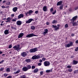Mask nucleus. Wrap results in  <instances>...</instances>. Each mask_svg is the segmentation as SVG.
I'll return each instance as SVG.
<instances>
[{"label":"nucleus","instance_id":"de8ad7c7","mask_svg":"<svg viewBox=\"0 0 78 78\" xmlns=\"http://www.w3.org/2000/svg\"><path fill=\"white\" fill-rule=\"evenodd\" d=\"M43 73H44V71H41L40 73L41 75H42V74H43Z\"/></svg>","mask_w":78,"mask_h":78},{"label":"nucleus","instance_id":"4c0bfd02","mask_svg":"<svg viewBox=\"0 0 78 78\" xmlns=\"http://www.w3.org/2000/svg\"><path fill=\"white\" fill-rule=\"evenodd\" d=\"M68 24H65V28H68Z\"/></svg>","mask_w":78,"mask_h":78},{"label":"nucleus","instance_id":"412c9836","mask_svg":"<svg viewBox=\"0 0 78 78\" xmlns=\"http://www.w3.org/2000/svg\"><path fill=\"white\" fill-rule=\"evenodd\" d=\"M47 6H44L43 7V10L45 12L47 11Z\"/></svg>","mask_w":78,"mask_h":78},{"label":"nucleus","instance_id":"bf43d9fd","mask_svg":"<svg viewBox=\"0 0 78 78\" xmlns=\"http://www.w3.org/2000/svg\"><path fill=\"white\" fill-rule=\"evenodd\" d=\"M39 62H42V60L41 59L40 60Z\"/></svg>","mask_w":78,"mask_h":78},{"label":"nucleus","instance_id":"09e8293b","mask_svg":"<svg viewBox=\"0 0 78 78\" xmlns=\"http://www.w3.org/2000/svg\"><path fill=\"white\" fill-rule=\"evenodd\" d=\"M12 48V45H9V48Z\"/></svg>","mask_w":78,"mask_h":78},{"label":"nucleus","instance_id":"79ce46f5","mask_svg":"<svg viewBox=\"0 0 78 78\" xmlns=\"http://www.w3.org/2000/svg\"><path fill=\"white\" fill-rule=\"evenodd\" d=\"M46 59V58H42V60L43 61H45V60Z\"/></svg>","mask_w":78,"mask_h":78},{"label":"nucleus","instance_id":"4d7b16f0","mask_svg":"<svg viewBox=\"0 0 78 78\" xmlns=\"http://www.w3.org/2000/svg\"><path fill=\"white\" fill-rule=\"evenodd\" d=\"M3 12L2 11L0 12V14H3Z\"/></svg>","mask_w":78,"mask_h":78},{"label":"nucleus","instance_id":"69168bd1","mask_svg":"<svg viewBox=\"0 0 78 78\" xmlns=\"http://www.w3.org/2000/svg\"><path fill=\"white\" fill-rule=\"evenodd\" d=\"M3 53V52L2 51H0V54H2V53Z\"/></svg>","mask_w":78,"mask_h":78},{"label":"nucleus","instance_id":"1a4fd4ad","mask_svg":"<svg viewBox=\"0 0 78 78\" xmlns=\"http://www.w3.org/2000/svg\"><path fill=\"white\" fill-rule=\"evenodd\" d=\"M77 18H78V16H75L73 17L72 19H71L70 20L71 21H72V20H73V21L74 22V21H75V20H76V19Z\"/></svg>","mask_w":78,"mask_h":78},{"label":"nucleus","instance_id":"0e129e2a","mask_svg":"<svg viewBox=\"0 0 78 78\" xmlns=\"http://www.w3.org/2000/svg\"><path fill=\"white\" fill-rule=\"evenodd\" d=\"M7 28H9V27H10V25H8L7 26Z\"/></svg>","mask_w":78,"mask_h":78},{"label":"nucleus","instance_id":"6e6552de","mask_svg":"<svg viewBox=\"0 0 78 78\" xmlns=\"http://www.w3.org/2000/svg\"><path fill=\"white\" fill-rule=\"evenodd\" d=\"M48 29H45L44 30V31L43 32V34L44 36H45L46 34H47L48 33Z\"/></svg>","mask_w":78,"mask_h":78},{"label":"nucleus","instance_id":"f704fd0d","mask_svg":"<svg viewBox=\"0 0 78 78\" xmlns=\"http://www.w3.org/2000/svg\"><path fill=\"white\" fill-rule=\"evenodd\" d=\"M56 22H57V21H56V20H54L52 21V23L53 24L55 23H56Z\"/></svg>","mask_w":78,"mask_h":78},{"label":"nucleus","instance_id":"c85d7f7f","mask_svg":"<svg viewBox=\"0 0 78 78\" xmlns=\"http://www.w3.org/2000/svg\"><path fill=\"white\" fill-rule=\"evenodd\" d=\"M63 9V5H62L59 7L60 9L62 10Z\"/></svg>","mask_w":78,"mask_h":78},{"label":"nucleus","instance_id":"b1692460","mask_svg":"<svg viewBox=\"0 0 78 78\" xmlns=\"http://www.w3.org/2000/svg\"><path fill=\"white\" fill-rule=\"evenodd\" d=\"M31 68V65H28L27 66V69H30Z\"/></svg>","mask_w":78,"mask_h":78},{"label":"nucleus","instance_id":"7ed1b4c3","mask_svg":"<svg viewBox=\"0 0 78 78\" xmlns=\"http://www.w3.org/2000/svg\"><path fill=\"white\" fill-rule=\"evenodd\" d=\"M37 49L36 48H35L33 49H31L30 50V53H33L37 51Z\"/></svg>","mask_w":78,"mask_h":78},{"label":"nucleus","instance_id":"3c124183","mask_svg":"<svg viewBox=\"0 0 78 78\" xmlns=\"http://www.w3.org/2000/svg\"><path fill=\"white\" fill-rule=\"evenodd\" d=\"M14 14H12L11 15V17H14Z\"/></svg>","mask_w":78,"mask_h":78},{"label":"nucleus","instance_id":"f3484780","mask_svg":"<svg viewBox=\"0 0 78 78\" xmlns=\"http://www.w3.org/2000/svg\"><path fill=\"white\" fill-rule=\"evenodd\" d=\"M23 35H24V34L23 33H20L18 37V38H20V37H22Z\"/></svg>","mask_w":78,"mask_h":78},{"label":"nucleus","instance_id":"dca6fc26","mask_svg":"<svg viewBox=\"0 0 78 78\" xmlns=\"http://www.w3.org/2000/svg\"><path fill=\"white\" fill-rule=\"evenodd\" d=\"M16 24L17 25H21L22 24V21H18L16 22Z\"/></svg>","mask_w":78,"mask_h":78},{"label":"nucleus","instance_id":"37998d69","mask_svg":"<svg viewBox=\"0 0 78 78\" xmlns=\"http://www.w3.org/2000/svg\"><path fill=\"white\" fill-rule=\"evenodd\" d=\"M69 11L71 12L73 11V9H72L70 8L69 9Z\"/></svg>","mask_w":78,"mask_h":78},{"label":"nucleus","instance_id":"4be33fe9","mask_svg":"<svg viewBox=\"0 0 78 78\" xmlns=\"http://www.w3.org/2000/svg\"><path fill=\"white\" fill-rule=\"evenodd\" d=\"M25 61L26 62H28V63L29 62H31V59L28 58L27 59L25 60Z\"/></svg>","mask_w":78,"mask_h":78},{"label":"nucleus","instance_id":"ea45409f","mask_svg":"<svg viewBox=\"0 0 78 78\" xmlns=\"http://www.w3.org/2000/svg\"><path fill=\"white\" fill-rule=\"evenodd\" d=\"M4 69V68H1L0 69V71H1V72H2V71H3V70Z\"/></svg>","mask_w":78,"mask_h":78},{"label":"nucleus","instance_id":"4468645a","mask_svg":"<svg viewBox=\"0 0 78 78\" xmlns=\"http://www.w3.org/2000/svg\"><path fill=\"white\" fill-rule=\"evenodd\" d=\"M18 8L17 7H15L13 8L12 11L13 12H16L17 11Z\"/></svg>","mask_w":78,"mask_h":78},{"label":"nucleus","instance_id":"49530a36","mask_svg":"<svg viewBox=\"0 0 78 78\" xmlns=\"http://www.w3.org/2000/svg\"><path fill=\"white\" fill-rule=\"evenodd\" d=\"M4 62V60H3L0 62V64H2V63H3Z\"/></svg>","mask_w":78,"mask_h":78},{"label":"nucleus","instance_id":"cd10ccee","mask_svg":"<svg viewBox=\"0 0 78 78\" xmlns=\"http://www.w3.org/2000/svg\"><path fill=\"white\" fill-rule=\"evenodd\" d=\"M9 6H7L6 7H5L4 6H1V7L2 8H9Z\"/></svg>","mask_w":78,"mask_h":78},{"label":"nucleus","instance_id":"e2e57ef3","mask_svg":"<svg viewBox=\"0 0 78 78\" xmlns=\"http://www.w3.org/2000/svg\"><path fill=\"white\" fill-rule=\"evenodd\" d=\"M76 44H78V41L77 40L76 41Z\"/></svg>","mask_w":78,"mask_h":78},{"label":"nucleus","instance_id":"20e7f679","mask_svg":"<svg viewBox=\"0 0 78 78\" xmlns=\"http://www.w3.org/2000/svg\"><path fill=\"white\" fill-rule=\"evenodd\" d=\"M44 64L45 66L48 67V66H50V62L48 61H46L44 62Z\"/></svg>","mask_w":78,"mask_h":78},{"label":"nucleus","instance_id":"bb28decb","mask_svg":"<svg viewBox=\"0 0 78 78\" xmlns=\"http://www.w3.org/2000/svg\"><path fill=\"white\" fill-rule=\"evenodd\" d=\"M39 70L38 69H35L34 70V73H36V72H37Z\"/></svg>","mask_w":78,"mask_h":78},{"label":"nucleus","instance_id":"c9c22d12","mask_svg":"<svg viewBox=\"0 0 78 78\" xmlns=\"http://www.w3.org/2000/svg\"><path fill=\"white\" fill-rule=\"evenodd\" d=\"M11 4V3H10V2H7V3H6V5H10Z\"/></svg>","mask_w":78,"mask_h":78},{"label":"nucleus","instance_id":"9d476101","mask_svg":"<svg viewBox=\"0 0 78 78\" xmlns=\"http://www.w3.org/2000/svg\"><path fill=\"white\" fill-rule=\"evenodd\" d=\"M33 20V19H29L27 21H26V23H31Z\"/></svg>","mask_w":78,"mask_h":78},{"label":"nucleus","instance_id":"aec40b11","mask_svg":"<svg viewBox=\"0 0 78 78\" xmlns=\"http://www.w3.org/2000/svg\"><path fill=\"white\" fill-rule=\"evenodd\" d=\"M72 24L73 26H76V25H78V24H77V23L74 22V21H73V22L72 23Z\"/></svg>","mask_w":78,"mask_h":78},{"label":"nucleus","instance_id":"a18cd8bd","mask_svg":"<svg viewBox=\"0 0 78 78\" xmlns=\"http://www.w3.org/2000/svg\"><path fill=\"white\" fill-rule=\"evenodd\" d=\"M35 68V66H32V69H34Z\"/></svg>","mask_w":78,"mask_h":78},{"label":"nucleus","instance_id":"473e14b6","mask_svg":"<svg viewBox=\"0 0 78 78\" xmlns=\"http://www.w3.org/2000/svg\"><path fill=\"white\" fill-rule=\"evenodd\" d=\"M31 28L32 30H34L35 29V27L34 26H31Z\"/></svg>","mask_w":78,"mask_h":78},{"label":"nucleus","instance_id":"2f4dec72","mask_svg":"<svg viewBox=\"0 0 78 78\" xmlns=\"http://www.w3.org/2000/svg\"><path fill=\"white\" fill-rule=\"evenodd\" d=\"M78 73V69L74 71V73Z\"/></svg>","mask_w":78,"mask_h":78},{"label":"nucleus","instance_id":"c756f323","mask_svg":"<svg viewBox=\"0 0 78 78\" xmlns=\"http://www.w3.org/2000/svg\"><path fill=\"white\" fill-rule=\"evenodd\" d=\"M68 71L69 72H72L73 71V70H72V69L70 68L68 69Z\"/></svg>","mask_w":78,"mask_h":78},{"label":"nucleus","instance_id":"5fc2aeb1","mask_svg":"<svg viewBox=\"0 0 78 78\" xmlns=\"http://www.w3.org/2000/svg\"><path fill=\"white\" fill-rule=\"evenodd\" d=\"M38 12H39L38 11H36L35 12V14H38Z\"/></svg>","mask_w":78,"mask_h":78},{"label":"nucleus","instance_id":"f03ea898","mask_svg":"<svg viewBox=\"0 0 78 78\" xmlns=\"http://www.w3.org/2000/svg\"><path fill=\"white\" fill-rule=\"evenodd\" d=\"M41 58V55H34L32 57V59H39Z\"/></svg>","mask_w":78,"mask_h":78},{"label":"nucleus","instance_id":"c03bdc74","mask_svg":"<svg viewBox=\"0 0 78 78\" xmlns=\"http://www.w3.org/2000/svg\"><path fill=\"white\" fill-rule=\"evenodd\" d=\"M56 12V10H55L54 12H52V14H55Z\"/></svg>","mask_w":78,"mask_h":78},{"label":"nucleus","instance_id":"5701e85b","mask_svg":"<svg viewBox=\"0 0 78 78\" xmlns=\"http://www.w3.org/2000/svg\"><path fill=\"white\" fill-rule=\"evenodd\" d=\"M10 20H11V19H10V18L8 17L7 19V21H5V22L7 23V22H10Z\"/></svg>","mask_w":78,"mask_h":78},{"label":"nucleus","instance_id":"052dcab7","mask_svg":"<svg viewBox=\"0 0 78 78\" xmlns=\"http://www.w3.org/2000/svg\"><path fill=\"white\" fill-rule=\"evenodd\" d=\"M71 36H75V34H71Z\"/></svg>","mask_w":78,"mask_h":78},{"label":"nucleus","instance_id":"a19ab883","mask_svg":"<svg viewBox=\"0 0 78 78\" xmlns=\"http://www.w3.org/2000/svg\"><path fill=\"white\" fill-rule=\"evenodd\" d=\"M19 72H20V70H19L16 71V72H15V73L17 74V73H19Z\"/></svg>","mask_w":78,"mask_h":78},{"label":"nucleus","instance_id":"f257e3e1","mask_svg":"<svg viewBox=\"0 0 78 78\" xmlns=\"http://www.w3.org/2000/svg\"><path fill=\"white\" fill-rule=\"evenodd\" d=\"M13 48H14V50H17V51L20 49V45L19 44L14 46Z\"/></svg>","mask_w":78,"mask_h":78},{"label":"nucleus","instance_id":"680f3d73","mask_svg":"<svg viewBox=\"0 0 78 78\" xmlns=\"http://www.w3.org/2000/svg\"><path fill=\"white\" fill-rule=\"evenodd\" d=\"M49 24H50V23H49L48 22L46 23V25H49Z\"/></svg>","mask_w":78,"mask_h":78},{"label":"nucleus","instance_id":"e433bc0d","mask_svg":"<svg viewBox=\"0 0 78 78\" xmlns=\"http://www.w3.org/2000/svg\"><path fill=\"white\" fill-rule=\"evenodd\" d=\"M21 78H26V76H25V75H23V76H20Z\"/></svg>","mask_w":78,"mask_h":78},{"label":"nucleus","instance_id":"7c9ffc66","mask_svg":"<svg viewBox=\"0 0 78 78\" xmlns=\"http://www.w3.org/2000/svg\"><path fill=\"white\" fill-rule=\"evenodd\" d=\"M11 28L12 29H13L14 30H16V28L15 27H13L12 26H11Z\"/></svg>","mask_w":78,"mask_h":78},{"label":"nucleus","instance_id":"423d86ee","mask_svg":"<svg viewBox=\"0 0 78 78\" xmlns=\"http://www.w3.org/2000/svg\"><path fill=\"white\" fill-rule=\"evenodd\" d=\"M73 45V42H71L65 45V47H71Z\"/></svg>","mask_w":78,"mask_h":78},{"label":"nucleus","instance_id":"39448f33","mask_svg":"<svg viewBox=\"0 0 78 78\" xmlns=\"http://www.w3.org/2000/svg\"><path fill=\"white\" fill-rule=\"evenodd\" d=\"M33 36H37L34 34H31L27 35L26 37H33Z\"/></svg>","mask_w":78,"mask_h":78},{"label":"nucleus","instance_id":"8fccbe9b","mask_svg":"<svg viewBox=\"0 0 78 78\" xmlns=\"http://www.w3.org/2000/svg\"><path fill=\"white\" fill-rule=\"evenodd\" d=\"M53 11V9L52 8L50 9V11H51V12H52Z\"/></svg>","mask_w":78,"mask_h":78},{"label":"nucleus","instance_id":"2eb2a0df","mask_svg":"<svg viewBox=\"0 0 78 78\" xmlns=\"http://www.w3.org/2000/svg\"><path fill=\"white\" fill-rule=\"evenodd\" d=\"M21 55L23 57H25L27 56V53L26 52H24L21 53Z\"/></svg>","mask_w":78,"mask_h":78},{"label":"nucleus","instance_id":"338daca9","mask_svg":"<svg viewBox=\"0 0 78 78\" xmlns=\"http://www.w3.org/2000/svg\"><path fill=\"white\" fill-rule=\"evenodd\" d=\"M5 1H4L3 2V3H5Z\"/></svg>","mask_w":78,"mask_h":78},{"label":"nucleus","instance_id":"864d4df0","mask_svg":"<svg viewBox=\"0 0 78 78\" xmlns=\"http://www.w3.org/2000/svg\"><path fill=\"white\" fill-rule=\"evenodd\" d=\"M38 65L39 66H41V65H42V63H38Z\"/></svg>","mask_w":78,"mask_h":78},{"label":"nucleus","instance_id":"6e6d98bb","mask_svg":"<svg viewBox=\"0 0 78 78\" xmlns=\"http://www.w3.org/2000/svg\"><path fill=\"white\" fill-rule=\"evenodd\" d=\"M78 9V6L76 7L75 8V10H76L77 9Z\"/></svg>","mask_w":78,"mask_h":78},{"label":"nucleus","instance_id":"72a5a7b5","mask_svg":"<svg viewBox=\"0 0 78 78\" xmlns=\"http://www.w3.org/2000/svg\"><path fill=\"white\" fill-rule=\"evenodd\" d=\"M12 21L13 22H16V18H15L14 19H12Z\"/></svg>","mask_w":78,"mask_h":78},{"label":"nucleus","instance_id":"f8f14e48","mask_svg":"<svg viewBox=\"0 0 78 78\" xmlns=\"http://www.w3.org/2000/svg\"><path fill=\"white\" fill-rule=\"evenodd\" d=\"M22 70L24 72H26L28 70V68L27 67L24 66L23 67Z\"/></svg>","mask_w":78,"mask_h":78},{"label":"nucleus","instance_id":"13d9d810","mask_svg":"<svg viewBox=\"0 0 78 78\" xmlns=\"http://www.w3.org/2000/svg\"><path fill=\"white\" fill-rule=\"evenodd\" d=\"M4 76L6 77V76H7V74H4Z\"/></svg>","mask_w":78,"mask_h":78},{"label":"nucleus","instance_id":"0eeeda50","mask_svg":"<svg viewBox=\"0 0 78 78\" xmlns=\"http://www.w3.org/2000/svg\"><path fill=\"white\" fill-rule=\"evenodd\" d=\"M58 26V27H57V26H55L53 25H52V28H55V31H57V30H59V25H57Z\"/></svg>","mask_w":78,"mask_h":78},{"label":"nucleus","instance_id":"a211bd4d","mask_svg":"<svg viewBox=\"0 0 78 78\" xmlns=\"http://www.w3.org/2000/svg\"><path fill=\"white\" fill-rule=\"evenodd\" d=\"M23 14H20L18 16V19H21V18H22V17H23Z\"/></svg>","mask_w":78,"mask_h":78},{"label":"nucleus","instance_id":"9b49d317","mask_svg":"<svg viewBox=\"0 0 78 78\" xmlns=\"http://www.w3.org/2000/svg\"><path fill=\"white\" fill-rule=\"evenodd\" d=\"M62 1H60L58 2L57 4V6H60L62 5Z\"/></svg>","mask_w":78,"mask_h":78},{"label":"nucleus","instance_id":"774afa93","mask_svg":"<svg viewBox=\"0 0 78 78\" xmlns=\"http://www.w3.org/2000/svg\"><path fill=\"white\" fill-rule=\"evenodd\" d=\"M1 26H3V24H1Z\"/></svg>","mask_w":78,"mask_h":78},{"label":"nucleus","instance_id":"6ab92c4d","mask_svg":"<svg viewBox=\"0 0 78 78\" xmlns=\"http://www.w3.org/2000/svg\"><path fill=\"white\" fill-rule=\"evenodd\" d=\"M9 30H6L4 31L5 34H8L9 33Z\"/></svg>","mask_w":78,"mask_h":78},{"label":"nucleus","instance_id":"58836bf2","mask_svg":"<svg viewBox=\"0 0 78 78\" xmlns=\"http://www.w3.org/2000/svg\"><path fill=\"white\" fill-rule=\"evenodd\" d=\"M7 72H9L10 71V69L9 68H7L6 69Z\"/></svg>","mask_w":78,"mask_h":78},{"label":"nucleus","instance_id":"603ef678","mask_svg":"<svg viewBox=\"0 0 78 78\" xmlns=\"http://www.w3.org/2000/svg\"><path fill=\"white\" fill-rule=\"evenodd\" d=\"M67 68H71V66H67Z\"/></svg>","mask_w":78,"mask_h":78},{"label":"nucleus","instance_id":"a878e982","mask_svg":"<svg viewBox=\"0 0 78 78\" xmlns=\"http://www.w3.org/2000/svg\"><path fill=\"white\" fill-rule=\"evenodd\" d=\"M47 73H48V72H52V70H47L46 71Z\"/></svg>","mask_w":78,"mask_h":78},{"label":"nucleus","instance_id":"ddd939ff","mask_svg":"<svg viewBox=\"0 0 78 78\" xmlns=\"http://www.w3.org/2000/svg\"><path fill=\"white\" fill-rule=\"evenodd\" d=\"M33 12V11H32V10H30L29 11H28L27 12L25 13L26 16H27L28 14H31V13H32V12Z\"/></svg>","mask_w":78,"mask_h":78},{"label":"nucleus","instance_id":"393cba45","mask_svg":"<svg viewBox=\"0 0 78 78\" xmlns=\"http://www.w3.org/2000/svg\"><path fill=\"white\" fill-rule=\"evenodd\" d=\"M77 63H78V62L77 61H75V60H73V64H76Z\"/></svg>","mask_w":78,"mask_h":78}]
</instances>
